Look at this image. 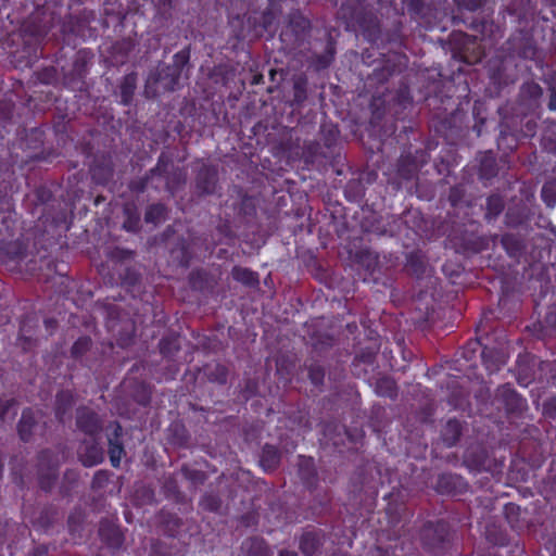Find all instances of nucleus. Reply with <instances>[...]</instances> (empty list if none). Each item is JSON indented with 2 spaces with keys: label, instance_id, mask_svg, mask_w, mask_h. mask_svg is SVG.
<instances>
[{
  "label": "nucleus",
  "instance_id": "f8f14e48",
  "mask_svg": "<svg viewBox=\"0 0 556 556\" xmlns=\"http://www.w3.org/2000/svg\"><path fill=\"white\" fill-rule=\"evenodd\" d=\"M99 535L101 540L113 549L119 548L124 541L119 529L108 522H101L99 528Z\"/></svg>",
  "mask_w": 556,
  "mask_h": 556
},
{
  "label": "nucleus",
  "instance_id": "412c9836",
  "mask_svg": "<svg viewBox=\"0 0 556 556\" xmlns=\"http://www.w3.org/2000/svg\"><path fill=\"white\" fill-rule=\"evenodd\" d=\"M204 375L211 382L225 384L227 382L228 369L222 364L206 365L204 367Z\"/></svg>",
  "mask_w": 556,
  "mask_h": 556
},
{
  "label": "nucleus",
  "instance_id": "4468645a",
  "mask_svg": "<svg viewBox=\"0 0 556 556\" xmlns=\"http://www.w3.org/2000/svg\"><path fill=\"white\" fill-rule=\"evenodd\" d=\"M169 167H173L172 159L167 154L162 153L159 156L155 167L151 168L146 175L149 178H151V180L155 176L165 177L166 178V189L168 191L173 192L172 180L169 178V172H168Z\"/></svg>",
  "mask_w": 556,
  "mask_h": 556
},
{
  "label": "nucleus",
  "instance_id": "f704fd0d",
  "mask_svg": "<svg viewBox=\"0 0 556 556\" xmlns=\"http://www.w3.org/2000/svg\"><path fill=\"white\" fill-rule=\"evenodd\" d=\"M37 77L42 84H53L56 80V71L53 67H46L37 73Z\"/></svg>",
  "mask_w": 556,
  "mask_h": 556
},
{
  "label": "nucleus",
  "instance_id": "3c124183",
  "mask_svg": "<svg viewBox=\"0 0 556 556\" xmlns=\"http://www.w3.org/2000/svg\"><path fill=\"white\" fill-rule=\"evenodd\" d=\"M279 556H298L295 552L293 551H288V549H282L280 553H279Z\"/></svg>",
  "mask_w": 556,
  "mask_h": 556
},
{
  "label": "nucleus",
  "instance_id": "473e14b6",
  "mask_svg": "<svg viewBox=\"0 0 556 556\" xmlns=\"http://www.w3.org/2000/svg\"><path fill=\"white\" fill-rule=\"evenodd\" d=\"M377 390L379 393L390 397L395 395V384L389 378L380 379L377 383Z\"/></svg>",
  "mask_w": 556,
  "mask_h": 556
},
{
  "label": "nucleus",
  "instance_id": "bb28decb",
  "mask_svg": "<svg viewBox=\"0 0 556 556\" xmlns=\"http://www.w3.org/2000/svg\"><path fill=\"white\" fill-rule=\"evenodd\" d=\"M159 348L164 356H172L180 349L178 338L176 336L165 337L160 341Z\"/></svg>",
  "mask_w": 556,
  "mask_h": 556
},
{
  "label": "nucleus",
  "instance_id": "c756f323",
  "mask_svg": "<svg viewBox=\"0 0 556 556\" xmlns=\"http://www.w3.org/2000/svg\"><path fill=\"white\" fill-rule=\"evenodd\" d=\"M299 475L301 479L309 486L313 476L311 458L300 457Z\"/></svg>",
  "mask_w": 556,
  "mask_h": 556
},
{
  "label": "nucleus",
  "instance_id": "dca6fc26",
  "mask_svg": "<svg viewBox=\"0 0 556 556\" xmlns=\"http://www.w3.org/2000/svg\"><path fill=\"white\" fill-rule=\"evenodd\" d=\"M242 548L245 556H271V552L262 538H250L248 539Z\"/></svg>",
  "mask_w": 556,
  "mask_h": 556
},
{
  "label": "nucleus",
  "instance_id": "603ef678",
  "mask_svg": "<svg viewBox=\"0 0 556 556\" xmlns=\"http://www.w3.org/2000/svg\"><path fill=\"white\" fill-rule=\"evenodd\" d=\"M45 324L47 328L54 329L56 327V321L54 319H47Z\"/></svg>",
  "mask_w": 556,
  "mask_h": 556
},
{
  "label": "nucleus",
  "instance_id": "5701e85b",
  "mask_svg": "<svg viewBox=\"0 0 556 556\" xmlns=\"http://www.w3.org/2000/svg\"><path fill=\"white\" fill-rule=\"evenodd\" d=\"M166 206L161 203L151 204L148 206L146 214H144V220L146 223H152V224H159L166 218Z\"/></svg>",
  "mask_w": 556,
  "mask_h": 556
},
{
  "label": "nucleus",
  "instance_id": "f257e3e1",
  "mask_svg": "<svg viewBox=\"0 0 556 556\" xmlns=\"http://www.w3.org/2000/svg\"><path fill=\"white\" fill-rule=\"evenodd\" d=\"M189 60L190 48L188 47L173 56L172 64L160 63L146 80V97L154 99L162 93L175 91L178 88L181 72Z\"/></svg>",
  "mask_w": 556,
  "mask_h": 556
},
{
  "label": "nucleus",
  "instance_id": "e433bc0d",
  "mask_svg": "<svg viewBox=\"0 0 556 556\" xmlns=\"http://www.w3.org/2000/svg\"><path fill=\"white\" fill-rule=\"evenodd\" d=\"M548 109L554 111L556 110V73L553 74L548 80Z\"/></svg>",
  "mask_w": 556,
  "mask_h": 556
},
{
  "label": "nucleus",
  "instance_id": "4be33fe9",
  "mask_svg": "<svg viewBox=\"0 0 556 556\" xmlns=\"http://www.w3.org/2000/svg\"><path fill=\"white\" fill-rule=\"evenodd\" d=\"M180 471L186 480L190 482V484L197 489L200 485H203L205 481L207 480L206 472L198 469L190 468L187 465H184L180 468Z\"/></svg>",
  "mask_w": 556,
  "mask_h": 556
},
{
  "label": "nucleus",
  "instance_id": "cd10ccee",
  "mask_svg": "<svg viewBox=\"0 0 556 556\" xmlns=\"http://www.w3.org/2000/svg\"><path fill=\"white\" fill-rule=\"evenodd\" d=\"M73 405V396L68 391H61L56 395L55 410L56 415L65 414Z\"/></svg>",
  "mask_w": 556,
  "mask_h": 556
},
{
  "label": "nucleus",
  "instance_id": "f03ea898",
  "mask_svg": "<svg viewBox=\"0 0 556 556\" xmlns=\"http://www.w3.org/2000/svg\"><path fill=\"white\" fill-rule=\"evenodd\" d=\"M231 493V489L219 478L215 485L210 484L208 489L202 494L199 507L204 511L223 515L227 511V500Z\"/></svg>",
  "mask_w": 556,
  "mask_h": 556
},
{
  "label": "nucleus",
  "instance_id": "09e8293b",
  "mask_svg": "<svg viewBox=\"0 0 556 556\" xmlns=\"http://www.w3.org/2000/svg\"><path fill=\"white\" fill-rule=\"evenodd\" d=\"M48 548L43 545L37 546L34 548L33 553L29 556H47Z\"/></svg>",
  "mask_w": 556,
  "mask_h": 556
},
{
  "label": "nucleus",
  "instance_id": "6e6d98bb",
  "mask_svg": "<svg viewBox=\"0 0 556 556\" xmlns=\"http://www.w3.org/2000/svg\"><path fill=\"white\" fill-rule=\"evenodd\" d=\"M2 105H3V106H4V109L8 111V113H10V112H11V106H12L11 104H7V103H5V104H2Z\"/></svg>",
  "mask_w": 556,
  "mask_h": 556
},
{
  "label": "nucleus",
  "instance_id": "6ab92c4d",
  "mask_svg": "<svg viewBox=\"0 0 556 556\" xmlns=\"http://www.w3.org/2000/svg\"><path fill=\"white\" fill-rule=\"evenodd\" d=\"M125 220L123 228L127 231L137 232L140 229V214L134 204H126L123 208Z\"/></svg>",
  "mask_w": 556,
  "mask_h": 556
},
{
  "label": "nucleus",
  "instance_id": "aec40b11",
  "mask_svg": "<svg viewBox=\"0 0 556 556\" xmlns=\"http://www.w3.org/2000/svg\"><path fill=\"white\" fill-rule=\"evenodd\" d=\"M137 85V75L135 73L127 74L121 83V97L124 105L130 104Z\"/></svg>",
  "mask_w": 556,
  "mask_h": 556
},
{
  "label": "nucleus",
  "instance_id": "bf43d9fd",
  "mask_svg": "<svg viewBox=\"0 0 556 556\" xmlns=\"http://www.w3.org/2000/svg\"><path fill=\"white\" fill-rule=\"evenodd\" d=\"M319 374V370L315 368L314 375H315V381L317 380V376Z\"/></svg>",
  "mask_w": 556,
  "mask_h": 556
},
{
  "label": "nucleus",
  "instance_id": "ea45409f",
  "mask_svg": "<svg viewBox=\"0 0 556 556\" xmlns=\"http://www.w3.org/2000/svg\"><path fill=\"white\" fill-rule=\"evenodd\" d=\"M15 404L16 401L14 399H0V422L3 421L9 409Z\"/></svg>",
  "mask_w": 556,
  "mask_h": 556
},
{
  "label": "nucleus",
  "instance_id": "864d4df0",
  "mask_svg": "<svg viewBox=\"0 0 556 556\" xmlns=\"http://www.w3.org/2000/svg\"><path fill=\"white\" fill-rule=\"evenodd\" d=\"M150 556H167L157 549H153Z\"/></svg>",
  "mask_w": 556,
  "mask_h": 556
},
{
  "label": "nucleus",
  "instance_id": "423d86ee",
  "mask_svg": "<svg viewBox=\"0 0 556 556\" xmlns=\"http://www.w3.org/2000/svg\"><path fill=\"white\" fill-rule=\"evenodd\" d=\"M448 535L447 526L444 522L428 523L425 526L421 538L426 547L432 552H438L443 547Z\"/></svg>",
  "mask_w": 556,
  "mask_h": 556
},
{
  "label": "nucleus",
  "instance_id": "a211bd4d",
  "mask_svg": "<svg viewBox=\"0 0 556 556\" xmlns=\"http://www.w3.org/2000/svg\"><path fill=\"white\" fill-rule=\"evenodd\" d=\"M231 276L238 282H241L242 285L250 288L258 286L260 282L256 273L241 266H235L231 270Z\"/></svg>",
  "mask_w": 556,
  "mask_h": 556
},
{
  "label": "nucleus",
  "instance_id": "4c0bfd02",
  "mask_svg": "<svg viewBox=\"0 0 556 556\" xmlns=\"http://www.w3.org/2000/svg\"><path fill=\"white\" fill-rule=\"evenodd\" d=\"M300 548L307 556H311L313 554V536L311 533L307 532L303 534L300 542Z\"/></svg>",
  "mask_w": 556,
  "mask_h": 556
},
{
  "label": "nucleus",
  "instance_id": "4d7b16f0",
  "mask_svg": "<svg viewBox=\"0 0 556 556\" xmlns=\"http://www.w3.org/2000/svg\"><path fill=\"white\" fill-rule=\"evenodd\" d=\"M173 175H174V178H176V177L180 176V172H179V169L177 168V169L173 173Z\"/></svg>",
  "mask_w": 556,
  "mask_h": 556
},
{
  "label": "nucleus",
  "instance_id": "72a5a7b5",
  "mask_svg": "<svg viewBox=\"0 0 556 556\" xmlns=\"http://www.w3.org/2000/svg\"><path fill=\"white\" fill-rule=\"evenodd\" d=\"M137 498H140L144 504H152L155 501L154 490L150 486L142 485L136 490Z\"/></svg>",
  "mask_w": 556,
  "mask_h": 556
},
{
  "label": "nucleus",
  "instance_id": "79ce46f5",
  "mask_svg": "<svg viewBox=\"0 0 556 556\" xmlns=\"http://www.w3.org/2000/svg\"><path fill=\"white\" fill-rule=\"evenodd\" d=\"M134 254V251L117 248L113 252V257L117 258L118 261H125L128 258H132Z\"/></svg>",
  "mask_w": 556,
  "mask_h": 556
},
{
  "label": "nucleus",
  "instance_id": "7ed1b4c3",
  "mask_svg": "<svg viewBox=\"0 0 556 556\" xmlns=\"http://www.w3.org/2000/svg\"><path fill=\"white\" fill-rule=\"evenodd\" d=\"M194 193L198 197L213 195L219 189L218 167L214 164L201 162L195 172Z\"/></svg>",
  "mask_w": 556,
  "mask_h": 556
},
{
  "label": "nucleus",
  "instance_id": "2f4dec72",
  "mask_svg": "<svg viewBox=\"0 0 556 556\" xmlns=\"http://www.w3.org/2000/svg\"><path fill=\"white\" fill-rule=\"evenodd\" d=\"M503 207H504V204H503L502 199L497 195H492L488 200L486 215L489 217L497 216L502 212Z\"/></svg>",
  "mask_w": 556,
  "mask_h": 556
},
{
  "label": "nucleus",
  "instance_id": "ddd939ff",
  "mask_svg": "<svg viewBox=\"0 0 556 556\" xmlns=\"http://www.w3.org/2000/svg\"><path fill=\"white\" fill-rule=\"evenodd\" d=\"M235 191L239 200V203L235 205V210L237 211L238 215L242 216L243 218L253 217L256 214L254 199L247 194L240 187H235Z\"/></svg>",
  "mask_w": 556,
  "mask_h": 556
},
{
  "label": "nucleus",
  "instance_id": "5fc2aeb1",
  "mask_svg": "<svg viewBox=\"0 0 556 556\" xmlns=\"http://www.w3.org/2000/svg\"><path fill=\"white\" fill-rule=\"evenodd\" d=\"M422 271H424V266H422V264H420L419 267L415 269V273L420 274Z\"/></svg>",
  "mask_w": 556,
  "mask_h": 556
},
{
  "label": "nucleus",
  "instance_id": "f3484780",
  "mask_svg": "<svg viewBox=\"0 0 556 556\" xmlns=\"http://www.w3.org/2000/svg\"><path fill=\"white\" fill-rule=\"evenodd\" d=\"M159 522L170 536H174L182 526V520L177 515L164 510L159 514Z\"/></svg>",
  "mask_w": 556,
  "mask_h": 556
},
{
  "label": "nucleus",
  "instance_id": "a18cd8bd",
  "mask_svg": "<svg viewBox=\"0 0 556 556\" xmlns=\"http://www.w3.org/2000/svg\"><path fill=\"white\" fill-rule=\"evenodd\" d=\"M83 515L80 509H75L68 517V525L71 527L78 525L81 521Z\"/></svg>",
  "mask_w": 556,
  "mask_h": 556
},
{
  "label": "nucleus",
  "instance_id": "de8ad7c7",
  "mask_svg": "<svg viewBox=\"0 0 556 556\" xmlns=\"http://www.w3.org/2000/svg\"><path fill=\"white\" fill-rule=\"evenodd\" d=\"M528 92L532 98H539L542 96V88L539 85L532 84L528 87Z\"/></svg>",
  "mask_w": 556,
  "mask_h": 556
},
{
  "label": "nucleus",
  "instance_id": "c9c22d12",
  "mask_svg": "<svg viewBox=\"0 0 556 556\" xmlns=\"http://www.w3.org/2000/svg\"><path fill=\"white\" fill-rule=\"evenodd\" d=\"M109 481V472L105 470H99L93 476L91 488L93 490H100L106 485Z\"/></svg>",
  "mask_w": 556,
  "mask_h": 556
},
{
  "label": "nucleus",
  "instance_id": "2eb2a0df",
  "mask_svg": "<svg viewBox=\"0 0 556 556\" xmlns=\"http://www.w3.org/2000/svg\"><path fill=\"white\" fill-rule=\"evenodd\" d=\"M280 464V453L274 445L266 444L260 457V465L265 471L275 470Z\"/></svg>",
  "mask_w": 556,
  "mask_h": 556
},
{
  "label": "nucleus",
  "instance_id": "8fccbe9b",
  "mask_svg": "<svg viewBox=\"0 0 556 556\" xmlns=\"http://www.w3.org/2000/svg\"><path fill=\"white\" fill-rule=\"evenodd\" d=\"M327 131H328V136H329V138L327 139V144H330V142L332 140H334V138L337 136V129L334 126H331Z\"/></svg>",
  "mask_w": 556,
  "mask_h": 556
},
{
  "label": "nucleus",
  "instance_id": "c03bdc74",
  "mask_svg": "<svg viewBox=\"0 0 556 556\" xmlns=\"http://www.w3.org/2000/svg\"><path fill=\"white\" fill-rule=\"evenodd\" d=\"M333 48L331 46L328 47L327 53L318 59V66L326 67L332 60Z\"/></svg>",
  "mask_w": 556,
  "mask_h": 556
},
{
  "label": "nucleus",
  "instance_id": "37998d69",
  "mask_svg": "<svg viewBox=\"0 0 556 556\" xmlns=\"http://www.w3.org/2000/svg\"><path fill=\"white\" fill-rule=\"evenodd\" d=\"M151 181L147 175L142 177L140 180L132 184L131 189L137 192H143L147 189L148 184Z\"/></svg>",
  "mask_w": 556,
  "mask_h": 556
},
{
  "label": "nucleus",
  "instance_id": "1a4fd4ad",
  "mask_svg": "<svg viewBox=\"0 0 556 556\" xmlns=\"http://www.w3.org/2000/svg\"><path fill=\"white\" fill-rule=\"evenodd\" d=\"M78 458L85 467H92L103 460V448L92 440L83 441L78 448Z\"/></svg>",
  "mask_w": 556,
  "mask_h": 556
},
{
  "label": "nucleus",
  "instance_id": "a19ab883",
  "mask_svg": "<svg viewBox=\"0 0 556 556\" xmlns=\"http://www.w3.org/2000/svg\"><path fill=\"white\" fill-rule=\"evenodd\" d=\"M543 197L548 205H553L556 201V190L553 185H546L543 187Z\"/></svg>",
  "mask_w": 556,
  "mask_h": 556
},
{
  "label": "nucleus",
  "instance_id": "0eeeda50",
  "mask_svg": "<svg viewBox=\"0 0 556 556\" xmlns=\"http://www.w3.org/2000/svg\"><path fill=\"white\" fill-rule=\"evenodd\" d=\"M76 426L79 430L90 437L100 433L103 428V424L99 415L88 407L77 408Z\"/></svg>",
  "mask_w": 556,
  "mask_h": 556
},
{
  "label": "nucleus",
  "instance_id": "9d476101",
  "mask_svg": "<svg viewBox=\"0 0 556 556\" xmlns=\"http://www.w3.org/2000/svg\"><path fill=\"white\" fill-rule=\"evenodd\" d=\"M110 428L113 429V432L109 434V456L113 467H118L122 456L124 455V447L122 442V426L114 421L110 425Z\"/></svg>",
  "mask_w": 556,
  "mask_h": 556
},
{
  "label": "nucleus",
  "instance_id": "b1692460",
  "mask_svg": "<svg viewBox=\"0 0 556 556\" xmlns=\"http://www.w3.org/2000/svg\"><path fill=\"white\" fill-rule=\"evenodd\" d=\"M58 518V511L52 507H45L39 511V515L36 517L35 522L43 528L47 529L52 526V523Z\"/></svg>",
  "mask_w": 556,
  "mask_h": 556
},
{
  "label": "nucleus",
  "instance_id": "7c9ffc66",
  "mask_svg": "<svg viewBox=\"0 0 556 556\" xmlns=\"http://www.w3.org/2000/svg\"><path fill=\"white\" fill-rule=\"evenodd\" d=\"M342 431L344 428L336 422L326 424L323 429L324 435L332 440L334 445L339 444Z\"/></svg>",
  "mask_w": 556,
  "mask_h": 556
},
{
  "label": "nucleus",
  "instance_id": "49530a36",
  "mask_svg": "<svg viewBox=\"0 0 556 556\" xmlns=\"http://www.w3.org/2000/svg\"><path fill=\"white\" fill-rule=\"evenodd\" d=\"M295 24L298 27H300L301 29H305L309 22L307 20H305L304 17L302 16H293L292 20H291V25Z\"/></svg>",
  "mask_w": 556,
  "mask_h": 556
},
{
  "label": "nucleus",
  "instance_id": "58836bf2",
  "mask_svg": "<svg viewBox=\"0 0 556 556\" xmlns=\"http://www.w3.org/2000/svg\"><path fill=\"white\" fill-rule=\"evenodd\" d=\"M257 392V382L252 379H248L245 381L244 389L242 390L243 397L245 400L250 399L251 396L255 395Z\"/></svg>",
  "mask_w": 556,
  "mask_h": 556
},
{
  "label": "nucleus",
  "instance_id": "c85d7f7f",
  "mask_svg": "<svg viewBox=\"0 0 556 556\" xmlns=\"http://www.w3.org/2000/svg\"><path fill=\"white\" fill-rule=\"evenodd\" d=\"M307 78L303 76H298L294 79L293 90H294V101L296 103L303 102L307 98L306 87H307Z\"/></svg>",
  "mask_w": 556,
  "mask_h": 556
},
{
  "label": "nucleus",
  "instance_id": "13d9d810",
  "mask_svg": "<svg viewBox=\"0 0 556 556\" xmlns=\"http://www.w3.org/2000/svg\"><path fill=\"white\" fill-rule=\"evenodd\" d=\"M308 377L313 378V369L312 368H308Z\"/></svg>",
  "mask_w": 556,
  "mask_h": 556
},
{
  "label": "nucleus",
  "instance_id": "9b49d317",
  "mask_svg": "<svg viewBox=\"0 0 556 556\" xmlns=\"http://www.w3.org/2000/svg\"><path fill=\"white\" fill-rule=\"evenodd\" d=\"M161 491L167 500L173 501L175 504H188L191 502V498L180 490L178 480L174 475L163 478Z\"/></svg>",
  "mask_w": 556,
  "mask_h": 556
},
{
  "label": "nucleus",
  "instance_id": "20e7f679",
  "mask_svg": "<svg viewBox=\"0 0 556 556\" xmlns=\"http://www.w3.org/2000/svg\"><path fill=\"white\" fill-rule=\"evenodd\" d=\"M59 460L50 450H43L38 455V480L45 491H50L58 478Z\"/></svg>",
  "mask_w": 556,
  "mask_h": 556
},
{
  "label": "nucleus",
  "instance_id": "393cba45",
  "mask_svg": "<svg viewBox=\"0 0 556 556\" xmlns=\"http://www.w3.org/2000/svg\"><path fill=\"white\" fill-rule=\"evenodd\" d=\"M460 435V425L456 420H450L443 431V441L447 445H454Z\"/></svg>",
  "mask_w": 556,
  "mask_h": 556
},
{
  "label": "nucleus",
  "instance_id": "39448f33",
  "mask_svg": "<svg viewBox=\"0 0 556 556\" xmlns=\"http://www.w3.org/2000/svg\"><path fill=\"white\" fill-rule=\"evenodd\" d=\"M108 328L116 337L117 344L122 348L130 345L135 336V321L126 314L119 315L112 312L108 321Z\"/></svg>",
  "mask_w": 556,
  "mask_h": 556
},
{
  "label": "nucleus",
  "instance_id": "6e6552de",
  "mask_svg": "<svg viewBox=\"0 0 556 556\" xmlns=\"http://www.w3.org/2000/svg\"><path fill=\"white\" fill-rule=\"evenodd\" d=\"M39 415L40 414L38 412H35L31 408H25L22 412V416L17 422L16 430L20 439L23 442L31 441L39 424Z\"/></svg>",
  "mask_w": 556,
  "mask_h": 556
},
{
  "label": "nucleus",
  "instance_id": "a878e982",
  "mask_svg": "<svg viewBox=\"0 0 556 556\" xmlns=\"http://www.w3.org/2000/svg\"><path fill=\"white\" fill-rule=\"evenodd\" d=\"M92 346V340L88 336L78 338L71 349V355L74 358L84 356Z\"/></svg>",
  "mask_w": 556,
  "mask_h": 556
}]
</instances>
